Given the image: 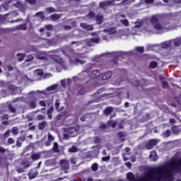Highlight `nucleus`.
<instances>
[{
  "mask_svg": "<svg viewBox=\"0 0 181 181\" xmlns=\"http://www.w3.org/2000/svg\"><path fill=\"white\" fill-rule=\"evenodd\" d=\"M118 136L122 141H125V132H119Z\"/></svg>",
  "mask_w": 181,
  "mask_h": 181,
  "instance_id": "e433bc0d",
  "label": "nucleus"
},
{
  "mask_svg": "<svg viewBox=\"0 0 181 181\" xmlns=\"http://www.w3.org/2000/svg\"><path fill=\"white\" fill-rule=\"evenodd\" d=\"M115 4V0H112L110 1H103L100 4V7L102 9H106L108 6H111V5H114Z\"/></svg>",
  "mask_w": 181,
  "mask_h": 181,
  "instance_id": "20e7f679",
  "label": "nucleus"
},
{
  "mask_svg": "<svg viewBox=\"0 0 181 181\" xmlns=\"http://www.w3.org/2000/svg\"><path fill=\"white\" fill-rule=\"evenodd\" d=\"M33 160H37L40 159V153H35L31 156Z\"/></svg>",
  "mask_w": 181,
  "mask_h": 181,
  "instance_id": "aec40b11",
  "label": "nucleus"
},
{
  "mask_svg": "<svg viewBox=\"0 0 181 181\" xmlns=\"http://www.w3.org/2000/svg\"><path fill=\"white\" fill-rule=\"evenodd\" d=\"M62 18V15L60 14H52L50 16L51 21H58V19H60Z\"/></svg>",
  "mask_w": 181,
  "mask_h": 181,
  "instance_id": "f3484780",
  "label": "nucleus"
},
{
  "mask_svg": "<svg viewBox=\"0 0 181 181\" xmlns=\"http://www.w3.org/2000/svg\"><path fill=\"white\" fill-rule=\"evenodd\" d=\"M53 149L54 152H59V144L57 143H54Z\"/></svg>",
  "mask_w": 181,
  "mask_h": 181,
  "instance_id": "79ce46f5",
  "label": "nucleus"
},
{
  "mask_svg": "<svg viewBox=\"0 0 181 181\" xmlns=\"http://www.w3.org/2000/svg\"><path fill=\"white\" fill-rule=\"evenodd\" d=\"M8 144H9L10 145H12V144H15V140H13V139L12 138H9L8 139Z\"/></svg>",
  "mask_w": 181,
  "mask_h": 181,
  "instance_id": "4d7b16f0",
  "label": "nucleus"
},
{
  "mask_svg": "<svg viewBox=\"0 0 181 181\" xmlns=\"http://www.w3.org/2000/svg\"><path fill=\"white\" fill-rule=\"evenodd\" d=\"M101 75V72L98 70H94L91 72V77H98Z\"/></svg>",
  "mask_w": 181,
  "mask_h": 181,
  "instance_id": "412c9836",
  "label": "nucleus"
},
{
  "mask_svg": "<svg viewBox=\"0 0 181 181\" xmlns=\"http://www.w3.org/2000/svg\"><path fill=\"white\" fill-rule=\"evenodd\" d=\"M150 22L152 28L159 32H168L172 30V29H176V26L172 25L171 23L168 21H164L163 23L159 22V16L158 15L153 16L150 19Z\"/></svg>",
  "mask_w": 181,
  "mask_h": 181,
  "instance_id": "f257e3e1",
  "label": "nucleus"
},
{
  "mask_svg": "<svg viewBox=\"0 0 181 181\" xmlns=\"http://www.w3.org/2000/svg\"><path fill=\"white\" fill-rule=\"evenodd\" d=\"M107 125L109 127H112V128H115V127H117V122H115L114 120L109 121L107 122Z\"/></svg>",
  "mask_w": 181,
  "mask_h": 181,
  "instance_id": "c85d7f7f",
  "label": "nucleus"
},
{
  "mask_svg": "<svg viewBox=\"0 0 181 181\" xmlns=\"http://www.w3.org/2000/svg\"><path fill=\"white\" fill-rule=\"evenodd\" d=\"M70 62L71 64H84L86 61L80 59V57H77V58H75L74 59H71Z\"/></svg>",
  "mask_w": 181,
  "mask_h": 181,
  "instance_id": "423d86ee",
  "label": "nucleus"
},
{
  "mask_svg": "<svg viewBox=\"0 0 181 181\" xmlns=\"http://www.w3.org/2000/svg\"><path fill=\"white\" fill-rule=\"evenodd\" d=\"M12 4H13L14 6H16V8H22V4L20 3L19 1L18 0H11Z\"/></svg>",
  "mask_w": 181,
  "mask_h": 181,
  "instance_id": "a211bd4d",
  "label": "nucleus"
},
{
  "mask_svg": "<svg viewBox=\"0 0 181 181\" xmlns=\"http://www.w3.org/2000/svg\"><path fill=\"white\" fill-rule=\"evenodd\" d=\"M80 26H81V28H82L83 29H85L86 30H93V29H94L93 25H88V24L85 23H81L80 24Z\"/></svg>",
  "mask_w": 181,
  "mask_h": 181,
  "instance_id": "9d476101",
  "label": "nucleus"
},
{
  "mask_svg": "<svg viewBox=\"0 0 181 181\" xmlns=\"http://www.w3.org/2000/svg\"><path fill=\"white\" fill-rule=\"evenodd\" d=\"M45 117L42 115H38L37 117V119H38V121H42V119H45Z\"/></svg>",
  "mask_w": 181,
  "mask_h": 181,
  "instance_id": "864d4df0",
  "label": "nucleus"
},
{
  "mask_svg": "<svg viewBox=\"0 0 181 181\" xmlns=\"http://www.w3.org/2000/svg\"><path fill=\"white\" fill-rule=\"evenodd\" d=\"M17 57L18 62H23V59H25V54H17Z\"/></svg>",
  "mask_w": 181,
  "mask_h": 181,
  "instance_id": "f704fd0d",
  "label": "nucleus"
},
{
  "mask_svg": "<svg viewBox=\"0 0 181 181\" xmlns=\"http://www.w3.org/2000/svg\"><path fill=\"white\" fill-rule=\"evenodd\" d=\"M36 16H39V18H40V19H43V18L45 17V14L42 11L37 13Z\"/></svg>",
  "mask_w": 181,
  "mask_h": 181,
  "instance_id": "49530a36",
  "label": "nucleus"
},
{
  "mask_svg": "<svg viewBox=\"0 0 181 181\" xmlns=\"http://www.w3.org/2000/svg\"><path fill=\"white\" fill-rule=\"evenodd\" d=\"M135 49L139 52V53H144V47H136Z\"/></svg>",
  "mask_w": 181,
  "mask_h": 181,
  "instance_id": "a18cd8bd",
  "label": "nucleus"
},
{
  "mask_svg": "<svg viewBox=\"0 0 181 181\" xmlns=\"http://www.w3.org/2000/svg\"><path fill=\"white\" fill-rule=\"evenodd\" d=\"M46 12L48 13H53V12H56V9L53 7H48L45 9Z\"/></svg>",
  "mask_w": 181,
  "mask_h": 181,
  "instance_id": "72a5a7b5",
  "label": "nucleus"
},
{
  "mask_svg": "<svg viewBox=\"0 0 181 181\" xmlns=\"http://www.w3.org/2000/svg\"><path fill=\"white\" fill-rule=\"evenodd\" d=\"M26 2H28V4H30V5H35V4H36L35 0H26Z\"/></svg>",
  "mask_w": 181,
  "mask_h": 181,
  "instance_id": "bf43d9fd",
  "label": "nucleus"
},
{
  "mask_svg": "<svg viewBox=\"0 0 181 181\" xmlns=\"http://www.w3.org/2000/svg\"><path fill=\"white\" fill-rule=\"evenodd\" d=\"M130 151H131V148H129V147H127L124 149V152L123 153V159L124 161L128 160V158H127V157H125V156H129Z\"/></svg>",
  "mask_w": 181,
  "mask_h": 181,
  "instance_id": "4468645a",
  "label": "nucleus"
},
{
  "mask_svg": "<svg viewBox=\"0 0 181 181\" xmlns=\"http://www.w3.org/2000/svg\"><path fill=\"white\" fill-rule=\"evenodd\" d=\"M45 29H47V30H52V29H53V25H45Z\"/></svg>",
  "mask_w": 181,
  "mask_h": 181,
  "instance_id": "13d9d810",
  "label": "nucleus"
},
{
  "mask_svg": "<svg viewBox=\"0 0 181 181\" xmlns=\"http://www.w3.org/2000/svg\"><path fill=\"white\" fill-rule=\"evenodd\" d=\"M163 136H165V138H168V136H170V130H166L165 132H164V133L163 134Z\"/></svg>",
  "mask_w": 181,
  "mask_h": 181,
  "instance_id": "c03bdc74",
  "label": "nucleus"
},
{
  "mask_svg": "<svg viewBox=\"0 0 181 181\" xmlns=\"http://www.w3.org/2000/svg\"><path fill=\"white\" fill-rule=\"evenodd\" d=\"M93 43H100V38L95 37L86 40L87 46H93Z\"/></svg>",
  "mask_w": 181,
  "mask_h": 181,
  "instance_id": "1a4fd4ad",
  "label": "nucleus"
},
{
  "mask_svg": "<svg viewBox=\"0 0 181 181\" xmlns=\"http://www.w3.org/2000/svg\"><path fill=\"white\" fill-rule=\"evenodd\" d=\"M149 159L152 162H156V160H158V155H156V151H153L151 152L150 156H149Z\"/></svg>",
  "mask_w": 181,
  "mask_h": 181,
  "instance_id": "9b49d317",
  "label": "nucleus"
},
{
  "mask_svg": "<svg viewBox=\"0 0 181 181\" xmlns=\"http://www.w3.org/2000/svg\"><path fill=\"white\" fill-rule=\"evenodd\" d=\"M156 145H158V141L151 139L146 144V149L151 150L153 146H156Z\"/></svg>",
  "mask_w": 181,
  "mask_h": 181,
  "instance_id": "39448f33",
  "label": "nucleus"
},
{
  "mask_svg": "<svg viewBox=\"0 0 181 181\" xmlns=\"http://www.w3.org/2000/svg\"><path fill=\"white\" fill-rule=\"evenodd\" d=\"M92 170H93V172H97L98 169V164L97 163H94L91 166Z\"/></svg>",
  "mask_w": 181,
  "mask_h": 181,
  "instance_id": "58836bf2",
  "label": "nucleus"
},
{
  "mask_svg": "<svg viewBox=\"0 0 181 181\" xmlns=\"http://www.w3.org/2000/svg\"><path fill=\"white\" fill-rule=\"evenodd\" d=\"M174 45L175 46H180L181 45V38H175L173 40Z\"/></svg>",
  "mask_w": 181,
  "mask_h": 181,
  "instance_id": "bb28decb",
  "label": "nucleus"
},
{
  "mask_svg": "<svg viewBox=\"0 0 181 181\" xmlns=\"http://www.w3.org/2000/svg\"><path fill=\"white\" fill-rule=\"evenodd\" d=\"M30 107L31 108H36V103L35 101L30 102Z\"/></svg>",
  "mask_w": 181,
  "mask_h": 181,
  "instance_id": "3c124183",
  "label": "nucleus"
},
{
  "mask_svg": "<svg viewBox=\"0 0 181 181\" xmlns=\"http://www.w3.org/2000/svg\"><path fill=\"white\" fill-rule=\"evenodd\" d=\"M33 60V56L29 55L27 57L25 62H32Z\"/></svg>",
  "mask_w": 181,
  "mask_h": 181,
  "instance_id": "5fc2aeb1",
  "label": "nucleus"
},
{
  "mask_svg": "<svg viewBox=\"0 0 181 181\" xmlns=\"http://www.w3.org/2000/svg\"><path fill=\"white\" fill-rule=\"evenodd\" d=\"M104 114L105 115H110V114H111V112H112V107H107L104 111H103Z\"/></svg>",
  "mask_w": 181,
  "mask_h": 181,
  "instance_id": "5701e85b",
  "label": "nucleus"
},
{
  "mask_svg": "<svg viewBox=\"0 0 181 181\" xmlns=\"http://www.w3.org/2000/svg\"><path fill=\"white\" fill-rule=\"evenodd\" d=\"M103 16H96V21L98 22V23H103Z\"/></svg>",
  "mask_w": 181,
  "mask_h": 181,
  "instance_id": "a19ab883",
  "label": "nucleus"
},
{
  "mask_svg": "<svg viewBox=\"0 0 181 181\" xmlns=\"http://www.w3.org/2000/svg\"><path fill=\"white\" fill-rule=\"evenodd\" d=\"M53 75H52V74H47L44 76L45 78H50V77H52Z\"/></svg>",
  "mask_w": 181,
  "mask_h": 181,
  "instance_id": "69168bd1",
  "label": "nucleus"
},
{
  "mask_svg": "<svg viewBox=\"0 0 181 181\" xmlns=\"http://www.w3.org/2000/svg\"><path fill=\"white\" fill-rule=\"evenodd\" d=\"M102 160L103 162H107V160H110V156H105L102 158Z\"/></svg>",
  "mask_w": 181,
  "mask_h": 181,
  "instance_id": "680f3d73",
  "label": "nucleus"
},
{
  "mask_svg": "<svg viewBox=\"0 0 181 181\" xmlns=\"http://www.w3.org/2000/svg\"><path fill=\"white\" fill-rule=\"evenodd\" d=\"M54 109V108L53 107V106H51L49 109L47 110V115L49 119H52V112H53Z\"/></svg>",
  "mask_w": 181,
  "mask_h": 181,
  "instance_id": "7c9ffc66",
  "label": "nucleus"
},
{
  "mask_svg": "<svg viewBox=\"0 0 181 181\" xmlns=\"http://www.w3.org/2000/svg\"><path fill=\"white\" fill-rule=\"evenodd\" d=\"M42 46L44 47H49L50 46V41L49 40H42Z\"/></svg>",
  "mask_w": 181,
  "mask_h": 181,
  "instance_id": "393cba45",
  "label": "nucleus"
},
{
  "mask_svg": "<svg viewBox=\"0 0 181 181\" xmlns=\"http://www.w3.org/2000/svg\"><path fill=\"white\" fill-rule=\"evenodd\" d=\"M11 134V130H7L5 133H4V136H6V138H8V136H9V134Z\"/></svg>",
  "mask_w": 181,
  "mask_h": 181,
  "instance_id": "0e129e2a",
  "label": "nucleus"
},
{
  "mask_svg": "<svg viewBox=\"0 0 181 181\" xmlns=\"http://www.w3.org/2000/svg\"><path fill=\"white\" fill-rule=\"evenodd\" d=\"M37 176V173H35V174H33L31 175H30V179L32 180V179H35V177Z\"/></svg>",
  "mask_w": 181,
  "mask_h": 181,
  "instance_id": "774afa93",
  "label": "nucleus"
},
{
  "mask_svg": "<svg viewBox=\"0 0 181 181\" xmlns=\"http://www.w3.org/2000/svg\"><path fill=\"white\" fill-rule=\"evenodd\" d=\"M40 105L41 107H46V102L45 100H40Z\"/></svg>",
  "mask_w": 181,
  "mask_h": 181,
  "instance_id": "052dcab7",
  "label": "nucleus"
},
{
  "mask_svg": "<svg viewBox=\"0 0 181 181\" xmlns=\"http://www.w3.org/2000/svg\"><path fill=\"white\" fill-rule=\"evenodd\" d=\"M162 86L163 88H168V87H169V86L168 85V82H166L165 81H162Z\"/></svg>",
  "mask_w": 181,
  "mask_h": 181,
  "instance_id": "8fccbe9b",
  "label": "nucleus"
},
{
  "mask_svg": "<svg viewBox=\"0 0 181 181\" xmlns=\"http://www.w3.org/2000/svg\"><path fill=\"white\" fill-rule=\"evenodd\" d=\"M16 29H18V30H26L28 27H26V24H21L17 25Z\"/></svg>",
  "mask_w": 181,
  "mask_h": 181,
  "instance_id": "6ab92c4d",
  "label": "nucleus"
},
{
  "mask_svg": "<svg viewBox=\"0 0 181 181\" xmlns=\"http://www.w3.org/2000/svg\"><path fill=\"white\" fill-rule=\"evenodd\" d=\"M61 86L63 88H66L67 86V81L66 79L61 81Z\"/></svg>",
  "mask_w": 181,
  "mask_h": 181,
  "instance_id": "ea45409f",
  "label": "nucleus"
},
{
  "mask_svg": "<svg viewBox=\"0 0 181 181\" xmlns=\"http://www.w3.org/2000/svg\"><path fill=\"white\" fill-rule=\"evenodd\" d=\"M88 18H90V19H93V18H94V13L93 12H90L88 14Z\"/></svg>",
  "mask_w": 181,
  "mask_h": 181,
  "instance_id": "e2e57ef3",
  "label": "nucleus"
},
{
  "mask_svg": "<svg viewBox=\"0 0 181 181\" xmlns=\"http://www.w3.org/2000/svg\"><path fill=\"white\" fill-rule=\"evenodd\" d=\"M115 32H116L115 28H109L107 30H103L104 33H108L107 36H110V35H114Z\"/></svg>",
  "mask_w": 181,
  "mask_h": 181,
  "instance_id": "dca6fc26",
  "label": "nucleus"
},
{
  "mask_svg": "<svg viewBox=\"0 0 181 181\" xmlns=\"http://www.w3.org/2000/svg\"><path fill=\"white\" fill-rule=\"evenodd\" d=\"M60 105V102L59 100L55 101V108L59 111V106Z\"/></svg>",
  "mask_w": 181,
  "mask_h": 181,
  "instance_id": "6e6d98bb",
  "label": "nucleus"
},
{
  "mask_svg": "<svg viewBox=\"0 0 181 181\" xmlns=\"http://www.w3.org/2000/svg\"><path fill=\"white\" fill-rule=\"evenodd\" d=\"M47 141L45 142V146H50L52 142L54 141V137L50 134V133L48 134V137H47Z\"/></svg>",
  "mask_w": 181,
  "mask_h": 181,
  "instance_id": "f8f14e48",
  "label": "nucleus"
},
{
  "mask_svg": "<svg viewBox=\"0 0 181 181\" xmlns=\"http://www.w3.org/2000/svg\"><path fill=\"white\" fill-rule=\"evenodd\" d=\"M69 152H70L71 153H73L74 152H77V147L72 146L71 148L69 149Z\"/></svg>",
  "mask_w": 181,
  "mask_h": 181,
  "instance_id": "37998d69",
  "label": "nucleus"
},
{
  "mask_svg": "<svg viewBox=\"0 0 181 181\" xmlns=\"http://www.w3.org/2000/svg\"><path fill=\"white\" fill-rule=\"evenodd\" d=\"M34 74L35 76H39L40 77L43 76V70L42 69H37L34 71Z\"/></svg>",
  "mask_w": 181,
  "mask_h": 181,
  "instance_id": "cd10ccee",
  "label": "nucleus"
},
{
  "mask_svg": "<svg viewBox=\"0 0 181 181\" xmlns=\"http://www.w3.org/2000/svg\"><path fill=\"white\" fill-rule=\"evenodd\" d=\"M57 88V85H53L52 86H49L47 88L48 91H53Z\"/></svg>",
  "mask_w": 181,
  "mask_h": 181,
  "instance_id": "4c0bfd02",
  "label": "nucleus"
},
{
  "mask_svg": "<svg viewBox=\"0 0 181 181\" xmlns=\"http://www.w3.org/2000/svg\"><path fill=\"white\" fill-rule=\"evenodd\" d=\"M150 69H156L158 67V62L153 61L149 64Z\"/></svg>",
  "mask_w": 181,
  "mask_h": 181,
  "instance_id": "c756f323",
  "label": "nucleus"
},
{
  "mask_svg": "<svg viewBox=\"0 0 181 181\" xmlns=\"http://www.w3.org/2000/svg\"><path fill=\"white\" fill-rule=\"evenodd\" d=\"M24 139L23 137H20L17 139L16 141V146H18V148H20V146H22V142H23Z\"/></svg>",
  "mask_w": 181,
  "mask_h": 181,
  "instance_id": "a878e982",
  "label": "nucleus"
},
{
  "mask_svg": "<svg viewBox=\"0 0 181 181\" xmlns=\"http://www.w3.org/2000/svg\"><path fill=\"white\" fill-rule=\"evenodd\" d=\"M170 46H172V41H166L161 43V45H151V47L153 50L158 52V49H160V47H163V49H169Z\"/></svg>",
  "mask_w": 181,
  "mask_h": 181,
  "instance_id": "7ed1b4c3",
  "label": "nucleus"
},
{
  "mask_svg": "<svg viewBox=\"0 0 181 181\" xmlns=\"http://www.w3.org/2000/svg\"><path fill=\"white\" fill-rule=\"evenodd\" d=\"M37 59L39 60H47V57L43 54V52H37L36 54Z\"/></svg>",
  "mask_w": 181,
  "mask_h": 181,
  "instance_id": "ddd939ff",
  "label": "nucleus"
},
{
  "mask_svg": "<svg viewBox=\"0 0 181 181\" xmlns=\"http://www.w3.org/2000/svg\"><path fill=\"white\" fill-rule=\"evenodd\" d=\"M120 23L124 25V26H129V21L127 19H121Z\"/></svg>",
  "mask_w": 181,
  "mask_h": 181,
  "instance_id": "2f4dec72",
  "label": "nucleus"
},
{
  "mask_svg": "<svg viewBox=\"0 0 181 181\" xmlns=\"http://www.w3.org/2000/svg\"><path fill=\"white\" fill-rule=\"evenodd\" d=\"M46 124H47V122H45V121H43V122H40V123L38 124V128H39V129H45V128H46Z\"/></svg>",
  "mask_w": 181,
  "mask_h": 181,
  "instance_id": "b1692460",
  "label": "nucleus"
},
{
  "mask_svg": "<svg viewBox=\"0 0 181 181\" xmlns=\"http://www.w3.org/2000/svg\"><path fill=\"white\" fill-rule=\"evenodd\" d=\"M140 28H142V22L135 23V25L132 29H139Z\"/></svg>",
  "mask_w": 181,
  "mask_h": 181,
  "instance_id": "473e14b6",
  "label": "nucleus"
},
{
  "mask_svg": "<svg viewBox=\"0 0 181 181\" xmlns=\"http://www.w3.org/2000/svg\"><path fill=\"white\" fill-rule=\"evenodd\" d=\"M19 132V129H18V127H13L11 129V133L13 134V135H16L18 134V133Z\"/></svg>",
  "mask_w": 181,
  "mask_h": 181,
  "instance_id": "c9c22d12",
  "label": "nucleus"
},
{
  "mask_svg": "<svg viewBox=\"0 0 181 181\" xmlns=\"http://www.w3.org/2000/svg\"><path fill=\"white\" fill-rule=\"evenodd\" d=\"M8 16H18L19 13H18V12L16 11H13L10 14H7Z\"/></svg>",
  "mask_w": 181,
  "mask_h": 181,
  "instance_id": "603ef678",
  "label": "nucleus"
},
{
  "mask_svg": "<svg viewBox=\"0 0 181 181\" xmlns=\"http://www.w3.org/2000/svg\"><path fill=\"white\" fill-rule=\"evenodd\" d=\"M171 131L172 132H173V134H177L179 132L177 127H173V128H171Z\"/></svg>",
  "mask_w": 181,
  "mask_h": 181,
  "instance_id": "de8ad7c7",
  "label": "nucleus"
},
{
  "mask_svg": "<svg viewBox=\"0 0 181 181\" xmlns=\"http://www.w3.org/2000/svg\"><path fill=\"white\" fill-rule=\"evenodd\" d=\"M100 141H101V139L100 137H96L95 139V144H100Z\"/></svg>",
  "mask_w": 181,
  "mask_h": 181,
  "instance_id": "338daca9",
  "label": "nucleus"
},
{
  "mask_svg": "<svg viewBox=\"0 0 181 181\" xmlns=\"http://www.w3.org/2000/svg\"><path fill=\"white\" fill-rule=\"evenodd\" d=\"M93 67H94V64H88V65H86L87 71H88V70H91Z\"/></svg>",
  "mask_w": 181,
  "mask_h": 181,
  "instance_id": "09e8293b",
  "label": "nucleus"
},
{
  "mask_svg": "<svg viewBox=\"0 0 181 181\" xmlns=\"http://www.w3.org/2000/svg\"><path fill=\"white\" fill-rule=\"evenodd\" d=\"M78 134V127H69L64 134V138L67 139L69 136H77Z\"/></svg>",
  "mask_w": 181,
  "mask_h": 181,
  "instance_id": "f03ea898",
  "label": "nucleus"
},
{
  "mask_svg": "<svg viewBox=\"0 0 181 181\" xmlns=\"http://www.w3.org/2000/svg\"><path fill=\"white\" fill-rule=\"evenodd\" d=\"M60 163H61L62 169H63L64 170V172H67V170H69V161L62 160Z\"/></svg>",
  "mask_w": 181,
  "mask_h": 181,
  "instance_id": "0eeeda50",
  "label": "nucleus"
},
{
  "mask_svg": "<svg viewBox=\"0 0 181 181\" xmlns=\"http://www.w3.org/2000/svg\"><path fill=\"white\" fill-rule=\"evenodd\" d=\"M9 6H8V4H4L0 6V11L1 12H4V11H8Z\"/></svg>",
  "mask_w": 181,
  "mask_h": 181,
  "instance_id": "4be33fe9",
  "label": "nucleus"
},
{
  "mask_svg": "<svg viewBox=\"0 0 181 181\" xmlns=\"http://www.w3.org/2000/svg\"><path fill=\"white\" fill-rule=\"evenodd\" d=\"M111 76H112V74L111 71H107L104 74V75L102 76L103 80H108L111 78Z\"/></svg>",
  "mask_w": 181,
  "mask_h": 181,
  "instance_id": "2eb2a0df",
  "label": "nucleus"
},
{
  "mask_svg": "<svg viewBox=\"0 0 181 181\" xmlns=\"http://www.w3.org/2000/svg\"><path fill=\"white\" fill-rule=\"evenodd\" d=\"M52 59L53 60H54L55 62H57V63H59V64H60V66H62V67H64V64L63 63V60L62 59V58L59 57L56 54H52Z\"/></svg>",
  "mask_w": 181,
  "mask_h": 181,
  "instance_id": "6e6552de",
  "label": "nucleus"
}]
</instances>
